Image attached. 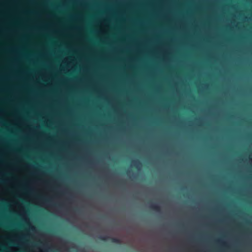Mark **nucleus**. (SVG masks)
<instances>
[{
	"label": "nucleus",
	"instance_id": "1",
	"mask_svg": "<svg viewBox=\"0 0 252 252\" xmlns=\"http://www.w3.org/2000/svg\"><path fill=\"white\" fill-rule=\"evenodd\" d=\"M99 239L103 241H107L108 240H110L112 243L121 244L122 243V241L120 239L114 238V237H110L108 236H100L99 237Z\"/></svg>",
	"mask_w": 252,
	"mask_h": 252
},
{
	"label": "nucleus",
	"instance_id": "2",
	"mask_svg": "<svg viewBox=\"0 0 252 252\" xmlns=\"http://www.w3.org/2000/svg\"><path fill=\"white\" fill-rule=\"evenodd\" d=\"M149 207L152 210L158 212H160L161 210L160 207L156 204H154L152 203H149Z\"/></svg>",
	"mask_w": 252,
	"mask_h": 252
},
{
	"label": "nucleus",
	"instance_id": "3",
	"mask_svg": "<svg viewBox=\"0 0 252 252\" xmlns=\"http://www.w3.org/2000/svg\"><path fill=\"white\" fill-rule=\"evenodd\" d=\"M134 166L137 167L138 166L141 165V163L138 160H136L133 161Z\"/></svg>",
	"mask_w": 252,
	"mask_h": 252
},
{
	"label": "nucleus",
	"instance_id": "4",
	"mask_svg": "<svg viewBox=\"0 0 252 252\" xmlns=\"http://www.w3.org/2000/svg\"><path fill=\"white\" fill-rule=\"evenodd\" d=\"M40 198L41 199H44L46 202H50V200H49V199H45L43 198H42V197H40Z\"/></svg>",
	"mask_w": 252,
	"mask_h": 252
},
{
	"label": "nucleus",
	"instance_id": "5",
	"mask_svg": "<svg viewBox=\"0 0 252 252\" xmlns=\"http://www.w3.org/2000/svg\"><path fill=\"white\" fill-rule=\"evenodd\" d=\"M43 246L44 247H48V245L46 244H43Z\"/></svg>",
	"mask_w": 252,
	"mask_h": 252
},
{
	"label": "nucleus",
	"instance_id": "6",
	"mask_svg": "<svg viewBox=\"0 0 252 252\" xmlns=\"http://www.w3.org/2000/svg\"><path fill=\"white\" fill-rule=\"evenodd\" d=\"M218 242L219 243H221V241L219 240L218 241Z\"/></svg>",
	"mask_w": 252,
	"mask_h": 252
}]
</instances>
